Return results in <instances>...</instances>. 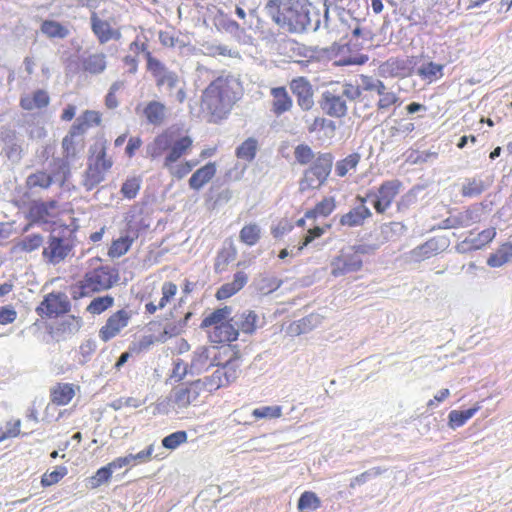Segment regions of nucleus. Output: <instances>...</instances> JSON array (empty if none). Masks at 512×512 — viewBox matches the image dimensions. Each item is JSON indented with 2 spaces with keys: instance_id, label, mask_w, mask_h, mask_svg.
Returning <instances> with one entry per match:
<instances>
[{
  "instance_id": "1",
  "label": "nucleus",
  "mask_w": 512,
  "mask_h": 512,
  "mask_svg": "<svg viewBox=\"0 0 512 512\" xmlns=\"http://www.w3.org/2000/svg\"><path fill=\"white\" fill-rule=\"evenodd\" d=\"M242 85L233 75H221L203 91L201 110L210 122H218L227 117L235 103L242 96Z\"/></svg>"
},
{
  "instance_id": "2",
  "label": "nucleus",
  "mask_w": 512,
  "mask_h": 512,
  "mask_svg": "<svg viewBox=\"0 0 512 512\" xmlns=\"http://www.w3.org/2000/svg\"><path fill=\"white\" fill-rule=\"evenodd\" d=\"M266 10L277 25L290 32H303L309 25L307 7L298 0H270Z\"/></svg>"
},
{
  "instance_id": "3",
  "label": "nucleus",
  "mask_w": 512,
  "mask_h": 512,
  "mask_svg": "<svg viewBox=\"0 0 512 512\" xmlns=\"http://www.w3.org/2000/svg\"><path fill=\"white\" fill-rule=\"evenodd\" d=\"M361 95L359 86L351 83H337L322 94L321 107L331 117L341 118L347 114L346 100L354 101Z\"/></svg>"
},
{
  "instance_id": "4",
  "label": "nucleus",
  "mask_w": 512,
  "mask_h": 512,
  "mask_svg": "<svg viewBox=\"0 0 512 512\" xmlns=\"http://www.w3.org/2000/svg\"><path fill=\"white\" fill-rule=\"evenodd\" d=\"M117 274L107 266H101L85 273L82 280L71 286L70 293L73 299L89 296L96 292L108 290L117 281Z\"/></svg>"
},
{
  "instance_id": "5",
  "label": "nucleus",
  "mask_w": 512,
  "mask_h": 512,
  "mask_svg": "<svg viewBox=\"0 0 512 512\" xmlns=\"http://www.w3.org/2000/svg\"><path fill=\"white\" fill-rule=\"evenodd\" d=\"M91 151L96 154L95 158L90 159L87 169L82 178V186L90 191L94 189L105 179L106 172L112 167V160L106 158V146L103 143L95 144Z\"/></svg>"
},
{
  "instance_id": "6",
  "label": "nucleus",
  "mask_w": 512,
  "mask_h": 512,
  "mask_svg": "<svg viewBox=\"0 0 512 512\" xmlns=\"http://www.w3.org/2000/svg\"><path fill=\"white\" fill-rule=\"evenodd\" d=\"M147 69L155 78L157 87H166L170 92L177 89L175 98L179 103H183L186 98L184 88L180 85L181 79L178 74L168 69L162 62L154 58L150 52L146 53Z\"/></svg>"
},
{
  "instance_id": "7",
  "label": "nucleus",
  "mask_w": 512,
  "mask_h": 512,
  "mask_svg": "<svg viewBox=\"0 0 512 512\" xmlns=\"http://www.w3.org/2000/svg\"><path fill=\"white\" fill-rule=\"evenodd\" d=\"M205 389L203 380H196L187 386H179L173 389L171 403L177 412L187 409L198 400L201 391Z\"/></svg>"
},
{
  "instance_id": "8",
  "label": "nucleus",
  "mask_w": 512,
  "mask_h": 512,
  "mask_svg": "<svg viewBox=\"0 0 512 512\" xmlns=\"http://www.w3.org/2000/svg\"><path fill=\"white\" fill-rule=\"evenodd\" d=\"M71 304L68 296L62 292H52L47 294L36 312L41 317L53 318L70 311Z\"/></svg>"
},
{
  "instance_id": "9",
  "label": "nucleus",
  "mask_w": 512,
  "mask_h": 512,
  "mask_svg": "<svg viewBox=\"0 0 512 512\" xmlns=\"http://www.w3.org/2000/svg\"><path fill=\"white\" fill-rule=\"evenodd\" d=\"M71 250L72 244L68 238L50 235L43 248L42 256L47 263L56 265L64 261Z\"/></svg>"
},
{
  "instance_id": "10",
  "label": "nucleus",
  "mask_w": 512,
  "mask_h": 512,
  "mask_svg": "<svg viewBox=\"0 0 512 512\" xmlns=\"http://www.w3.org/2000/svg\"><path fill=\"white\" fill-rule=\"evenodd\" d=\"M416 64V57L391 58L380 65L379 72L383 77L405 78L412 75Z\"/></svg>"
},
{
  "instance_id": "11",
  "label": "nucleus",
  "mask_w": 512,
  "mask_h": 512,
  "mask_svg": "<svg viewBox=\"0 0 512 512\" xmlns=\"http://www.w3.org/2000/svg\"><path fill=\"white\" fill-rule=\"evenodd\" d=\"M289 88L296 97L297 105L303 111H310L314 105V90L305 77H297L290 81Z\"/></svg>"
},
{
  "instance_id": "12",
  "label": "nucleus",
  "mask_w": 512,
  "mask_h": 512,
  "mask_svg": "<svg viewBox=\"0 0 512 512\" xmlns=\"http://www.w3.org/2000/svg\"><path fill=\"white\" fill-rule=\"evenodd\" d=\"M362 267V259L357 253L350 250H342L340 254L331 261V274L335 277L359 271Z\"/></svg>"
},
{
  "instance_id": "13",
  "label": "nucleus",
  "mask_w": 512,
  "mask_h": 512,
  "mask_svg": "<svg viewBox=\"0 0 512 512\" xmlns=\"http://www.w3.org/2000/svg\"><path fill=\"white\" fill-rule=\"evenodd\" d=\"M60 213L59 203L56 200L34 201L28 209V218L33 223H48Z\"/></svg>"
},
{
  "instance_id": "14",
  "label": "nucleus",
  "mask_w": 512,
  "mask_h": 512,
  "mask_svg": "<svg viewBox=\"0 0 512 512\" xmlns=\"http://www.w3.org/2000/svg\"><path fill=\"white\" fill-rule=\"evenodd\" d=\"M132 313L129 310L121 309L113 313L107 320L104 326L99 330V337L103 342H107L116 337L120 331L125 328Z\"/></svg>"
},
{
  "instance_id": "15",
  "label": "nucleus",
  "mask_w": 512,
  "mask_h": 512,
  "mask_svg": "<svg viewBox=\"0 0 512 512\" xmlns=\"http://www.w3.org/2000/svg\"><path fill=\"white\" fill-rule=\"evenodd\" d=\"M90 25L93 34L100 44H105L110 40H119L121 32L112 27L108 20L102 19L98 13L92 12L90 15Z\"/></svg>"
},
{
  "instance_id": "16",
  "label": "nucleus",
  "mask_w": 512,
  "mask_h": 512,
  "mask_svg": "<svg viewBox=\"0 0 512 512\" xmlns=\"http://www.w3.org/2000/svg\"><path fill=\"white\" fill-rule=\"evenodd\" d=\"M401 182L399 180L385 181L378 189V193L374 195V208L382 214L384 213L393 202L396 195L399 193Z\"/></svg>"
},
{
  "instance_id": "17",
  "label": "nucleus",
  "mask_w": 512,
  "mask_h": 512,
  "mask_svg": "<svg viewBox=\"0 0 512 512\" xmlns=\"http://www.w3.org/2000/svg\"><path fill=\"white\" fill-rule=\"evenodd\" d=\"M478 222H480L479 210L469 208L455 215H450L441 222L440 227L443 229L464 228Z\"/></svg>"
},
{
  "instance_id": "18",
  "label": "nucleus",
  "mask_w": 512,
  "mask_h": 512,
  "mask_svg": "<svg viewBox=\"0 0 512 512\" xmlns=\"http://www.w3.org/2000/svg\"><path fill=\"white\" fill-rule=\"evenodd\" d=\"M193 145V140L189 136H182L175 138L173 136V144L164 159L163 166L169 170L173 168V164L177 162L183 155H185Z\"/></svg>"
},
{
  "instance_id": "19",
  "label": "nucleus",
  "mask_w": 512,
  "mask_h": 512,
  "mask_svg": "<svg viewBox=\"0 0 512 512\" xmlns=\"http://www.w3.org/2000/svg\"><path fill=\"white\" fill-rule=\"evenodd\" d=\"M270 95L272 97L271 111L274 115L280 116L292 109L293 100L285 87L271 88Z\"/></svg>"
},
{
  "instance_id": "20",
  "label": "nucleus",
  "mask_w": 512,
  "mask_h": 512,
  "mask_svg": "<svg viewBox=\"0 0 512 512\" xmlns=\"http://www.w3.org/2000/svg\"><path fill=\"white\" fill-rule=\"evenodd\" d=\"M360 205L351 209L348 213L344 214L340 218V224L343 226L355 227L360 226L364 221L371 217L372 213L370 209L365 206V199L358 196Z\"/></svg>"
},
{
  "instance_id": "21",
  "label": "nucleus",
  "mask_w": 512,
  "mask_h": 512,
  "mask_svg": "<svg viewBox=\"0 0 512 512\" xmlns=\"http://www.w3.org/2000/svg\"><path fill=\"white\" fill-rule=\"evenodd\" d=\"M154 452V445L150 444L146 449L138 453H129L124 457H118L112 461V466L121 469L127 466H135L137 464L146 463L151 460Z\"/></svg>"
},
{
  "instance_id": "22",
  "label": "nucleus",
  "mask_w": 512,
  "mask_h": 512,
  "mask_svg": "<svg viewBox=\"0 0 512 512\" xmlns=\"http://www.w3.org/2000/svg\"><path fill=\"white\" fill-rule=\"evenodd\" d=\"M210 353L211 349L206 346H201L194 351L193 358L189 365L190 375H199L212 365L210 362Z\"/></svg>"
},
{
  "instance_id": "23",
  "label": "nucleus",
  "mask_w": 512,
  "mask_h": 512,
  "mask_svg": "<svg viewBox=\"0 0 512 512\" xmlns=\"http://www.w3.org/2000/svg\"><path fill=\"white\" fill-rule=\"evenodd\" d=\"M143 115L147 122L154 126L164 123L167 116V107L160 101H150L143 109Z\"/></svg>"
},
{
  "instance_id": "24",
  "label": "nucleus",
  "mask_w": 512,
  "mask_h": 512,
  "mask_svg": "<svg viewBox=\"0 0 512 512\" xmlns=\"http://www.w3.org/2000/svg\"><path fill=\"white\" fill-rule=\"evenodd\" d=\"M171 144H173V132L165 131L156 136L155 139L147 145L146 153L150 158L155 159L162 155L164 151H169Z\"/></svg>"
},
{
  "instance_id": "25",
  "label": "nucleus",
  "mask_w": 512,
  "mask_h": 512,
  "mask_svg": "<svg viewBox=\"0 0 512 512\" xmlns=\"http://www.w3.org/2000/svg\"><path fill=\"white\" fill-rule=\"evenodd\" d=\"M54 182L53 175L43 170L28 175L25 181L26 188L32 192H38L48 189Z\"/></svg>"
},
{
  "instance_id": "26",
  "label": "nucleus",
  "mask_w": 512,
  "mask_h": 512,
  "mask_svg": "<svg viewBox=\"0 0 512 512\" xmlns=\"http://www.w3.org/2000/svg\"><path fill=\"white\" fill-rule=\"evenodd\" d=\"M216 173L215 163L209 162L196 170L189 179V186L194 190H200L208 183Z\"/></svg>"
},
{
  "instance_id": "27",
  "label": "nucleus",
  "mask_w": 512,
  "mask_h": 512,
  "mask_svg": "<svg viewBox=\"0 0 512 512\" xmlns=\"http://www.w3.org/2000/svg\"><path fill=\"white\" fill-rule=\"evenodd\" d=\"M40 31L50 39H64L70 35L69 25L55 20H44L41 23Z\"/></svg>"
},
{
  "instance_id": "28",
  "label": "nucleus",
  "mask_w": 512,
  "mask_h": 512,
  "mask_svg": "<svg viewBox=\"0 0 512 512\" xmlns=\"http://www.w3.org/2000/svg\"><path fill=\"white\" fill-rule=\"evenodd\" d=\"M258 316L254 311L248 310L231 317L238 329L246 334H252L256 330Z\"/></svg>"
},
{
  "instance_id": "29",
  "label": "nucleus",
  "mask_w": 512,
  "mask_h": 512,
  "mask_svg": "<svg viewBox=\"0 0 512 512\" xmlns=\"http://www.w3.org/2000/svg\"><path fill=\"white\" fill-rule=\"evenodd\" d=\"M49 96L45 90L39 89L33 95H24L20 99V106L25 110L43 108L49 104Z\"/></svg>"
},
{
  "instance_id": "30",
  "label": "nucleus",
  "mask_w": 512,
  "mask_h": 512,
  "mask_svg": "<svg viewBox=\"0 0 512 512\" xmlns=\"http://www.w3.org/2000/svg\"><path fill=\"white\" fill-rule=\"evenodd\" d=\"M488 186L489 185L480 177L467 178L462 184L461 194L464 197H477L481 195Z\"/></svg>"
},
{
  "instance_id": "31",
  "label": "nucleus",
  "mask_w": 512,
  "mask_h": 512,
  "mask_svg": "<svg viewBox=\"0 0 512 512\" xmlns=\"http://www.w3.org/2000/svg\"><path fill=\"white\" fill-rule=\"evenodd\" d=\"M84 71L91 74H100L106 69V56L103 53H95L87 56L82 61Z\"/></svg>"
},
{
  "instance_id": "32",
  "label": "nucleus",
  "mask_w": 512,
  "mask_h": 512,
  "mask_svg": "<svg viewBox=\"0 0 512 512\" xmlns=\"http://www.w3.org/2000/svg\"><path fill=\"white\" fill-rule=\"evenodd\" d=\"M360 160L361 155L359 153H352L344 159L337 161L335 165L336 175L339 177H345L352 171H355Z\"/></svg>"
},
{
  "instance_id": "33",
  "label": "nucleus",
  "mask_w": 512,
  "mask_h": 512,
  "mask_svg": "<svg viewBox=\"0 0 512 512\" xmlns=\"http://www.w3.org/2000/svg\"><path fill=\"white\" fill-rule=\"evenodd\" d=\"M333 160L334 157L331 153L320 154L315 159L310 169L316 172L320 178L327 180L332 169Z\"/></svg>"
},
{
  "instance_id": "34",
  "label": "nucleus",
  "mask_w": 512,
  "mask_h": 512,
  "mask_svg": "<svg viewBox=\"0 0 512 512\" xmlns=\"http://www.w3.org/2000/svg\"><path fill=\"white\" fill-rule=\"evenodd\" d=\"M438 249V241L436 239H430L424 244L411 250L410 257L414 261H421L435 255Z\"/></svg>"
},
{
  "instance_id": "35",
  "label": "nucleus",
  "mask_w": 512,
  "mask_h": 512,
  "mask_svg": "<svg viewBox=\"0 0 512 512\" xmlns=\"http://www.w3.org/2000/svg\"><path fill=\"white\" fill-rule=\"evenodd\" d=\"M74 395L75 392L73 386L68 383L58 384L51 392L52 401L57 405L68 404Z\"/></svg>"
},
{
  "instance_id": "36",
  "label": "nucleus",
  "mask_w": 512,
  "mask_h": 512,
  "mask_svg": "<svg viewBox=\"0 0 512 512\" xmlns=\"http://www.w3.org/2000/svg\"><path fill=\"white\" fill-rule=\"evenodd\" d=\"M512 259V244H503L494 254L490 255L487 264L490 267H501Z\"/></svg>"
},
{
  "instance_id": "37",
  "label": "nucleus",
  "mask_w": 512,
  "mask_h": 512,
  "mask_svg": "<svg viewBox=\"0 0 512 512\" xmlns=\"http://www.w3.org/2000/svg\"><path fill=\"white\" fill-rule=\"evenodd\" d=\"M479 406L467 409L465 411L452 410L448 415V425L452 429L463 426L479 410Z\"/></svg>"
},
{
  "instance_id": "38",
  "label": "nucleus",
  "mask_w": 512,
  "mask_h": 512,
  "mask_svg": "<svg viewBox=\"0 0 512 512\" xmlns=\"http://www.w3.org/2000/svg\"><path fill=\"white\" fill-rule=\"evenodd\" d=\"M240 330L236 324L231 321V318L219 326H216V333L220 342H231L238 338Z\"/></svg>"
},
{
  "instance_id": "39",
  "label": "nucleus",
  "mask_w": 512,
  "mask_h": 512,
  "mask_svg": "<svg viewBox=\"0 0 512 512\" xmlns=\"http://www.w3.org/2000/svg\"><path fill=\"white\" fill-rule=\"evenodd\" d=\"M232 313L231 307L225 306L223 308L217 309L212 312L210 315L205 317L201 323L202 328H206L209 326H219L227 319H230V315Z\"/></svg>"
},
{
  "instance_id": "40",
  "label": "nucleus",
  "mask_w": 512,
  "mask_h": 512,
  "mask_svg": "<svg viewBox=\"0 0 512 512\" xmlns=\"http://www.w3.org/2000/svg\"><path fill=\"white\" fill-rule=\"evenodd\" d=\"M258 141L255 138L246 139L237 149L236 156L244 161L251 162L257 153Z\"/></svg>"
},
{
  "instance_id": "41",
  "label": "nucleus",
  "mask_w": 512,
  "mask_h": 512,
  "mask_svg": "<svg viewBox=\"0 0 512 512\" xmlns=\"http://www.w3.org/2000/svg\"><path fill=\"white\" fill-rule=\"evenodd\" d=\"M115 470H117V468L112 466V462L108 463L104 467H101L90 478V480H89L90 486L92 488H97V487L101 486L102 484L107 483L110 480L112 473Z\"/></svg>"
},
{
  "instance_id": "42",
  "label": "nucleus",
  "mask_w": 512,
  "mask_h": 512,
  "mask_svg": "<svg viewBox=\"0 0 512 512\" xmlns=\"http://www.w3.org/2000/svg\"><path fill=\"white\" fill-rule=\"evenodd\" d=\"M114 304V298L112 296L106 295L102 297L94 298L90 304L87 306L86 310L90 314L99 315L108 308L112 307Z\"/></svg>"
},
{
  "instance_id": "43",
  "label": "nucleus",
  "mask_w": 512,
  "mask_h": 512,
  "mask_svg": "<svg viewBox=\"0 0 512 512\" xmlns=\"http://www.w3.org/2000/svg\"><path fill=\"white\" fill-rule=\"evenodd\" d=\"M260 234L261 230L257 224H249L241 229L239 238L243 243L253 246L260 239Z\"/></svg>"
},
{
  "instance_id": "44",
  "label": "nucleus",
  "mask_w": 512,
  "mask_h": 512,
  "mask_svg": "<svg viewBox=\"0 0 512 512\" xmlns=\"http://www.w3.org/2000/svg\"><path fill=\"white\" fill-rule=\"evenodd\" d=\"M443 66L434 62L423 64L417 69V74L424 80L433 81L434 79L442 76Z\"/></svg>"
},
{
  "instance_id": "45",
  "label": "nucleus",
  "mask_w": 512,
  "mask_h": 512,
  "mask_svg": "<svg viewBox=\"0 0 512 512\" xmlns=\"http://www.w3.org/2000/svg\"><path fill=\"white\" fill-rule=\"evenodd\" d=\"M133 240L134 239L132 237L126 235L113 241L111 247L109 248V256L114 258L123 256L131 247Z\"/></svg>"
},
{
  "instance_id": "46",
  "label": "nucleus",
  "mask_w": 512,
  "mask_h": 512,
  "mask_svg": "<svg viewBox=\"0 0 512 512\" xmlns=\"http://www.w3.org/2000/svg\"><path fill=\"white\" fill-rule=\"evenodd\" d=\"M326 179L320 178L312 169H307L304 177L300 182V190L317 189L325 183Z\"/></svg>"
},
{
  "instance_id": "47",
  "label": "nucleus",
  "mask_w": 512,
  "mask_h": 512,
  "mask_svg": "<svg viewBox=\"0 0 512 512\" xmlns=\"http://www.w3.org/2000/svg\"><path fill=\"white\" fill-rule=\"evenodd\" d=\"M335 208V203L333 198H324L321 202H319L314 209L306 212L305 216L307 218H315L317 215L320 216H328Z\"/></svg>"
},
{
  "instance_id": "48",
  "label": "nucleus",
  "mask_w": 512,
  "mask_h": 512,
  "mask_svg": "<svg viewBox=\"0 0 512 512\" xmlns=\"http://www.w3.org/2000/svg\"><path fill=\"white\" fill-rule=\"evenodd\" d=\"M321 506L319 497L311 491H305L298 500V508L300 510L309 509L316 510Z\"/></svg>"
},
{
  "instance_id": "49",
  "label": "nucleus",
  "mask_w": 512,
  "mask_h": 512,
  "mask_svg": "<svg viewBox=\"0 0 512 512\" xmlns=\"http://www.w3.org/2000/svg\"><path fill=\"white\" fill-rule=\"evenodd\" d=\"M384 472L385 469H382L381 467H373L351 479L349 487L354 489L355 487L365 484L371 478L377 477Z\"/></svg>"
},
{
  "instance_id": "50",
  "label": "nucleus",
  "mask_w": 512,
  "mask_h": 512,
  "mask_svg": "<svg viewBox=\"0 0 512 512\" xmlns=\"http://www.w3.org/2000/svg\"><path fill=\"white\" fill-rule=\"evenodd\" d=\"M187 433L185 431H176L162 440V445L166 449L174 450L179 447L181 444L187 441Z\"/></svg>"
},
{
  "instance_id": "51",
  "label": "nucleus",
  "mask_w": 512,
  "mask_h": 512,
  "mask_svg": "<svg viewBox=\"0 0 512 512\" xmlns=\"http://www.w3.org/2000/svg\"><path fill=\"white\" fill-rule=\"evenodd\" d=\"M43 243V237L40 234L25 236L19 243L18 247L25 252H32L38 249Z\"/></svg>"
},
{
  "instance_id": "52",
  "label": "nucleus",
  "mask_w": 512,
  "mask_h": 512,
  "mask_svg": "<svg viewBox=\"0 0 512 512\" xmlns=\"http://www.w3.org/2000/svg\"><path fill=\"white\" fill-rule=\"evenodd\" d=\"M252 415L255 418L262 419V418H279L282 415V408L281 406H262L259 408H255L252 411Z\"/></svg>"
},
{
  "instance_id": "53",
  "label": "nucleus",
  "mask_w": 512,
  "mask_h": 512,
  "mask_svg": "<svg viewBox=\"0 0 512 512\" xmlns=\"http://www.w3.org/2000/svg\"><path fill=\"white\" fill-rule=\"evenodd\" d=\"M282 285V280L276 277H263L257 284L258 290L262 294H270L276 291Z\"/></svg>"
},
{
  "instance_id": "54",
  "label": "nucleus",
  "mask_w": 512,
  "mask_h": 512,
  "mask_svg": "<svg viewBox=\"0 0 512 512\" xmlns=\"http://www.w3.org/2000/svg\"><path fill=\"white\" fill-rule=\"evenodd\" d=\"M496 235V231L494 228H489V229H486V230H483L482 232H480L477 237H474V238H470V241L472 243V246H474V249H481L482 247H484L486 244H488L489 242H491L493 240V238L495 237Z\"/></svg>"
},
{
  "instance_id": "55",
  "label": "nucleus",
  "mask_w": 512,
  "mask_h": 512,
  "mask_svg": "<svg viewBox=\"0 0 512 512\" xmlns=\"http://www.w3.org/2000/svg\"><path fill=\"white\" fill-rule=\"evenodd\" d=\"M203 52L208 56H231V50L227 46L205 42L202 44Z\"/></svg>"
},
{
  "instance_id": "56",
  "label": "nucleus",
  "mask_w": 512,
  "mask_h": 512,
  "mask_svg": "<svg viewBox=\"0 0 512 512\" xmlns=\"http://www.w3.org/2000/svg\"><path fill=\"white\" fill-rule=\"evenodd\" d=\"M66 474H67V468L66 467H63V466L57 467L51 473H45L42 476L41 484L44 487L51 486V485L56 484L57 482H59Z\"/></svg>"
},
{
  "instance_id": "57",
  "label": "nucleus",
  "mask_w": 512,
  "mask_h": 512,
  "mask_svg": "<svg viewBox=\"0 0 512 512\" xmlns=\"http://www.w3.org/2000/svg\"><path fill=\"white\" fill-rule=\"evenodd\" d=\"M140 189V179L136 177H132L127 179L121 188V192L124 197L128 199H133L136 197L138 191Z\"/></svg>"
},
{
  "instance_id": "58",
  "label": "nucleus",
  "mask_w": 512,
  "mask_h": 512,
  "mask_svg": "<svg viewBox=\"0 0 512 512\" xmlns=\"http://www.w3.org/2000/svg\"><path fill=\"white\" fill-rule=\"evenodd\" d=\"M224 380L227 384L235 381L239 374V363L237 360L227 361L223 366Z\"/></svg>"
},
{
  "instance_id": "59",
  "label": "nucleus",
  "mask_w": 512,
  "mask_h": 512,
  "mask_svg": "<svg viewBox=\"0 0 512 512\" xmlns=\"http://www.w3.org/2000/svg\"><path fill=\"white\" fill-rule=\"evenodd\" d=\"M203 382L205 383V388H208L209 390L218 389L219 387L226 385L227 383L224 380L222 367L217 368L212 376L210 378H206Z\"/></svg>"
},
{
  "instance_id": "60",
  "label": "nucleus",
  "mask_w": 512,
  "mask_h": 512,
  "mask_svg": "<svg viewBox=\"0 0 512 512\" xmlns=\"http://www.w3.org/2000/svg\"><path fill=\"white\" fill-rule=\"evenodd\" d=\"M294 154L296 160L302 165L308 164L314 158L312 149L305 144L298 145L295 148Z\"/></svg>"
},
{
  "instance_id": "61",
  "label": "nucleus",
  "mask_w": 512,
  "mask_h": 512,
  "mask_svg": "<svg viewBox=\"0 0 512 512\" xmlns=\"http://www.w3.org/2000/svg\"><path fill=\"white\" fill-rule=\"evenodd\" d=\"M319 323L320 318L318 315L311 314L307 317H304L297 323L298 333H307L316 327Z\"/></svg>"
},
{
  "instance_id": "62",
  "label": "nucleus",
  "mask_w": 512,
  "mask_h": 512,
  "mask_svg": "<svg viewBox=\"0 0 512 512\" xmlns=\"http://www.w3.org/2000/svg\"><path fill=\"white\" fill-rule=\"evenodd\" d=\"M177 285L172 282H165L162 285V297L158 303V307L164 308L167 303L175 296Z\"/></svg>"
},
{
  "instance_id": "63",
  "label": "nucleus",
  "mask_w": 512,
  "mask_h": 512,
  "mask_svg": "<svg viewBox=\"0 0 512 512\" xmlns=\"http://www.w3.org/2000/svg\"><path fill=\"white\" fill-rule=\"evenodd\" d=\"M188 374H190L189 365L181 359L175 360L171 378L175 381H181Z\"/></svg>"
},
{
  "instance_id": "64",
  "label": "nucleus",
  "mask_w": 512,
  "mask_h": 512,
  "mask_svg": "<svg viewBox=\"0 0 512 512\" xmlns=\"http://www.w3.org/2000/svg\"><path fill=\"white\" fill-rule=\"evenodd\" d=\"M17 318V312L15 309L10 306H2L0 307V324L7 325L13 323Z\"/></svg>"
}]
</instances>
